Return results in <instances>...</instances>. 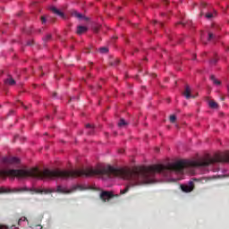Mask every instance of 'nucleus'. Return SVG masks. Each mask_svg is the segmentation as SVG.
I'll use <instances>...</instances> for the list:
<instances>
[{
  "mask_svg": "<svg viewBox=\"0 0 229 229\" xmlns=\"http://www.w3.org/2000/svg\"><path fill=\"white\" fill-rule=\"evenodd\" d=\"M76 191H82L81 185H74L70 190L62 185H58L57 189L55 190V192H59L60 194H71L76 192Z\"/></svg>",
  "mask_w": 229,
  "mask_h": 229,
  "instance_id": "nucleus-1",
  "label": "nucleus"
},
{
  "mask_svg": "<svg viewBox=\"0 0 229 229\" xmlns=\"http://www.w3.org/2000/svg\"><path fill=\"white\" fill-rule=\"evenodd\" d=\"M28 191L29 190L26 187L13 189L0 187V194H17L21 192H26Z\"/></svg>",
  "mask_w": 229,
  "mask_h": 229,
  "instance_id": "nucleus-2",
  "label": "nucleus"
},
{
  "mask_svg": "<svg viewBox=\"0 0 229 229\" xmlns=\"http://www.w3.org/2000/svg\"><path fill=\"white\" fill-rule=\"evenodd\" d=\"M219 162H229V152L223 155L216 154L213 157H211V165Z\"/></svg>",
  "mask_w": 229,
  "mask_h": 229,
  "instance_id": "nucleus-3",
  "label": "nucleus"
},
{
  "mask_svg": "<svg viewBox=\"0 0 229 229\" xmlns=\"http://www.w3.org/2000/svg\"><path fill=\"white\" fill-rule=\"evenodd\" d=\"M113 198H119V195L114 194L112 191H102L100 193V199H102L104 203L110 201Z\"/></svg>",
  "mask_w": 229,
  "mask_h": 229,
  "instance_id": "nucleus-4",
  "label": "nucleus"
},
{
  "mask_svg": "<svg viewBox=\"0 0 229 229\" xmlns=\"http://www.w3.org/2000/svg\"><path fill=\"white\" fill-rule=\"evenodd\" d=\"M2 162L3 164L14 165V164H19L21 160L13 157H4L2 158Z\"/></svg>",
  "mask_w": 229,
  "mask_h": 229,
  "instance_id": "nucleus-5",
  "label": "nucleus"
},
{
  "mask_svg": "<svg viewBox=\"0 0 229 229\" xmlns=\"http://www.w3.org/2000/svg\"><path fill=\"white\" fill-rule=\"evenodd\" d=\"M192 92V89H191V86H189V84H186L184 87V91H183V96L186 99H191V98H192V99L196 98V96L191 95V93Z\"/></svg>",
  "mask_w": 229,
  "mask_h": 229,
  "instance_id": "nucleus-6",
  "label": "nucleus"
},
{
  "mask_svg": "<svg viewBox=\"0 0 229 229\" xmlns=\"http://www.w3.org/2000/svg\"><path fill=\"white\" fill-rule=\"evenodd\" d=\"M181 189L182 192H192L194 191V182H190L188 185H182Z\"/></svg>",
  "mask_w": 229,
  "mask_h": 229,
  "instance_id": "nucleus-7",
  "label": "nucleus"
},
{
  "mask_svg": "<svg viewBox=\"0 0 229 229\" xmlns=\"http://www.w3.org/2000/svg\"><path fill=\"white\" fill-rule=\"evenodd\" d=\"M87 31H89V28L80 25L77 27L76 33L77 35H83V33H87Z\"/></svg>",
  "mask_w": 229,
  "mask_h": 229,
  "instance_id": "nucleus-8",
  "label": "nucleus"
},
{
  "mask_svg": "<svg viewBox=\"0 0 229 229\" xmlns=\"http://www.w3.org/2000/svg\"><path fill=\"white\" fill-rule=\"evenodd\" d=\"M72 16L76 17V19H84V21H89V18L83 16V14H81L78 12H73Z\"/></svg>",
  "mask_w": 229,
  "mask_h": 229,
  "instance_id": "nucleus-9",
  "label": "nucleus"
},
{
  "mask_svg": "<svg viewBox=\"0 0 229 229\" xmlns=\"http://www.w3.org/2000/svg\"><path fill=\"white\" fill-rule=\"evenodd\" d=\"M51 11L55 13V15H59V17H64V14L63 12H61L60 10L56 9V7H52Z\"/></svg>",
  "mask_w": 229,
  "mask_h": 229,
  "instance_id": "nucleus-10",
  "label": "nucleus"
},
{
  "mask_svg": "<svg viewBox=\"0 0 229 229\" xmlns=\"http://www.w3.org/2000/svg\"><path fill=\"white\" fill-rule=\"evenodd\" d=\"M5 85H15V80L13 78L9 77L4 81Z\"/></svg>",
  "mask_w": 229,
  "mask_h": 229,
  "instance_id": "nucleus-11",
  "label": "nucleus"
},
{
  "mask_svg": "<svg viewBox=\"0 0 229 229\" xmlns=\"http://www.w3.org/2000/svg\"><path fill=\"white\" fill-rule=\"evenodd\" d=\"M205 17H206V19H208V20L214 19V17H216V12L215 13H207L205 14Z\"/></svg>",
  "mask_w": 229,
  "mask_h": 229,
  "instance_id": "nucleus-12",
  "label": "nucleus"
},
{
  "mask_svg": "<svg viewBox=\"0 0 229 229\" xmlns=\"http://www.w3.org/2000/svg\"><path fill=\"white\" fill-rule=\"evenodd\" d=\"M210 80L213 81L215 85H221V82L217 79H216V76L211 75Z\"/></svg>",
  "mask_w": 229,
  "mask_h": 229,
  "instance_id": "nucleus-13",
  "label": "nucleus"
},
{
  "mask_svg": "<svg viewBox=\"0 0 229 229\" xmlns=\"http://www.w3.org/2000/svg\"><path fill=\"white\" fill-rule=\"evenodd\" d=\"M210 80L213 81L215 85H221V82L217 79H216V76L211 75Z\"/></svg>",
  "mask_w": 229,
  "mask_h": 229,
  "instance_id": "nucleus-14",
  "label": "nucleus"
},
{
  "mask_svg": "<svg viewBox=\"0 0 229 229\" xmlns=\"http://www.w3.org/2000/svg\"><path fill=\"white\" fill-rule=\"evenodd\" d=\"M128 123L124 120V118L120 119V122L118 123V126L120 128H123V126H126Z\"/></svg>",
  "mask_w": 229,
  "mask_h": 229,
  "instance_id": "nucleus-15",
  "label": "nucleus"
},
{
  "mask_svg": "<svg viewBox=\"0 0 229 229\" xmlns=\"http://www.w3.org/2000/svg\"><path fill=\"white\" fill-rule=\"evenodd\" d=\"M30 191H31L32 192H36V194H43V189H28L27 192H30Z\"/></svg>",
  "mask_w": 229,
  "mask_h": 229,
  "instance_id": "nucleus-16",
  "label": "nucleus"
},
{
  "mask_svg": "<svg viewBox=\"0 0 229 229\" xmlns=\"http://www.w3.org/2000/svg\"><path fill=\"white\" fill-rule=\"evenodd\" d=\"M99 53H101L102 55H106V53H108V47H100L98 49Z\"/></svg>",
  "mask_w": 229,
  "mask_h": 229,
  "instance_id": "nucleus-17",
  "label": "nucleus"
},
{
  "mask_svg": "<svg viewBox=\"0 0 229 229\" xmlns=\"http://www.w3.org/2000/svg\"><path fill=\"white\" fill-rule=\"evenodd\" d=\"M209 106H210V108H218L219 107V106L214 100L209 101Z\"/></svg>",
  "mask_w": 229,
  "mask_h": 229,
  "instance_id": "nucleus-18",
  "label": "nucleus"
},
{
  "mask_svg": "<svg viewBox=\"0 0 229 229\" xmlns=\"http://www.w3.org/2000/svg\"><path fill=\"white\" fill-rule=\"evenodd\" d=\"M120 62L121 61L119 59H114V61L110 62V65H112L113 67H115V65H119Z\"/></svg>",
  "mask_w": 229,
  "mask_h": 229,
  "instance_id": "nucleus-19",
  "label": "nucleus"
},
{
  "mask_svg": "<svg viewBox=\"0 0 229 229\" xmlns=\"http://www.w3.org/2000/svg\"><path fill=\"white\" fill-rule=\"evenodd\" d=\"M55 192V189H43V194H52Z\"/></svg>",
  "mask_w": 229,
  "mask_h": 229,
  "instance_id": "nucleus-20",
  "label": "nucleus"
},
{
  "mask_svg": "<svg viewBox=\"0 0 229 229\" xmlns=\"http://www.w3.org/2000/svg\"><path fill=\"white\" fill-rule=\"evenodd\" d=\"M52 36L51 34H47L45 38H43L44 42H49L51 40Z\"/></svg>",
  "mask_w": 229,
  "mask_h": 229,
  "instance_id": "nucleus-21",
  "label": "nucleus"
},
{
  "mask_svg": "<svg viewBox=\"0 0 229 229\" xmlns=\"http://www.w3.org/2000/svg\"><path fill=\"white\" fill-rule=\"evenodd\" d=\"M24 221H28V218L26 216H21L19 221L18 224L21 225V223L24 222Z\"/></svg>",
  "mask_w": 229,
  "mask_h": 229,
  "instance_id": "nucleus-22",
  "label": "nucleus"
},
{
  "mask_svg": "<svg viewBox=\"0 0 229 229\" xmlns=\"http://www.w3.org/2000/svg\"><path fill=\"white\" fill-rule=\"evenodd\" d=\"M170 122L176 123V115L174 114L170 115Z\"/></svg>",
  "mask_w": 229,
  "mask_h": 229,
  "instance_id": "nucleus-23",
  "label": "nucleus"
},
{
  "mask_svg": "<svg viewBox=\"0 0 229 229\" xmlns=\"http://www.w3.org/2000/svg\"><path fill=\"white\" fill-rule=\"evenodd\" d=\"M210 64H211V65H216V64H217V58L215 57V58L211 59Z\"/></svg>",
  "mask_w": 229,
  "mask_h": 229,
  "instance_id": "nucleus-24",
  "label": "nucleus"
},
{
  "mask_svg": "<svg viewBox=\"0 0 229 229\" xmlns=\"http://www.w3.org/2000/svg\"><path fill=\"white\" fill-rule=\"evenodd\" d=\"M214 38H215L214 34L212 32H209L208 40H213Z\"/></svg>",
  "mask_w": 229,
  "mask_h": 229,
  "instance_id": "nucleus-25",
  "label": "nucleus"
},
{
  "mask_svg": "<svg viewBox=\"0 0 229 229\" xmlns=\"http://www.w3.org/2000/svg\"><path fill=\"white\" fill-rule=\"evenodd\" d=\"M94 33H98L99 32V27H95L93 28Z\"/></svg>",
  "mask_w": 229,
  "mask_h": 229,
  "instance_id": "nucleus-26",
  "label": "nucleus"
},
{
  "mask_svg": "<svg viewBox=\"0 0 229 229\" xmlns=\"http://www.w3.org/2000/svg\"><path fill=\"white\" fill-rule=\"evenodd\" d=\"M90 49H92V46H90L89 47L86 48V52L85 53H90Z\"/></svg>",
  "mask_w": 229,
  "mask_h": 229,
  "instance_id": "nucleus-27",
  "label": "nucleus"
},
{
  "mask_svg": "<svg viewBox=\"0 0 229 229\" xmlns=\"http://www.w3.org/2000/svg\"><path fill=\"white\" fill-rule=\"evenodd\" d=\"M41 21H42L43 24L46 23V17L42 16L41 17Z\"/></svg>",
  "mask_w": 229,
  "mask_h": 229,
  "instance_id": "nucleus-28",
  "label": "nucleus"
},
{
  "mask_svg": "<svg viewBox=\"0 0 229 229\" xmlns=\"http://www.w3.org/2000/svg\"><path fill=\"white\" fill-rule=\"evenodd\" d=\"M86 128H94V126H92L90 123H88L87 125H86Z\"/></svg>",
  "mask_w": 229,
  "mask_h": 229,
  "instance_id": "nucleus-29",
  "label": "nucleus"
},
{
  "mask_svg": "<svg viewBox=\"0 0 229 229\" xmlns=\"http://www.w3.org/2000/svg\"><path fill=\"white\" fill-rule=\"evenodd\" d=\"M27 46H33V41H29V42L27 43Z\"/></svg>",
  "mask_w": 229,
  "mask_h": 229,
  "instance_id": "nucleus-30",
  "label": "nucleus"
},
{
  "mask_svg": "<svg viewBox=\"0 0 229 229\" xmlns=\"http://www.w3.org/2000/svg\"><path fill=\"white\" fill-rule=\"evenodd\" d=\"M0 229H8V227H4V226L0 225Z\"/></svg>",
  "mask_w": 229,
  "mask_h": 229,
  "instance_id": "nucleus-31",
  "label": "nucleus"
},
{
  "mask_svg": "<svg viewBox=\"0 0 229 229\" xmlns=\"http://www.w3.org/2000/svg\"><path fill=\"white\" fill-rule=\"evenodd\" d=\"M164 3H165V4H169V2H168L167 0H165Z\"/></svg>",
  "mask_w": 229,
  "mask_h": 229,
  "instance_id": "nucleus-32",
  "label": "nucleus"
},
{
  "mask_svg": "<svg viewBox=\"0 0 229 229\" xmlns=\"http://www.w3.org/2000/svg\"><path fill=\"white\" fill-rule=\"evenodd\" d=\"M156 151L158 153V151H160V148H156Z\"/></svg>",
  "mask_w": 229,
  "mask_h": 229,
  "instance_id": "nucleus-33",
  "label": "nucleus"
},
{
  "mask_svg": "<svg viewBox=\"0 0 229 229\" xmlns=\"http://www.w3.org/2000/svg\"><path fill=\"white\" fill-rule=\"evenodd\" d=\"M159 25L162 27V26H164V23H162V22H159Z\"/></svg>",
  "mask_w": 229,
  "mask_h": 229,
  "instance_id": "nucleus-34",
  "label": "nucleus"
},
{
  "mask_svg": "<svg viewBox=\"0 0 229 229\" xmlns=\"http://www.w3.org/2000/svg\"><path fill=\"white\" fill-rule=\"evenodd\" d=\"M53 97H54V98H56V93H54V94H53Z\"/></svg>",
  "mask_w": 229,
  "mask_h": 229,
  "instance_id": "nucleus-35",
  "label": "nucleus"
},
{
  "mask_svg": "<svg viewBox=\"0 0 229 229\" xmlns=\"http://www.w3.org/2000/svg\"><path fill=\"white\" fill-rule=\"evenodd\" d=\"M180 24H182L183 26H185V22H181Z\"/></svg>",
  "mask_w": 229,
  "mask_h": 229,
  "instance_id": "nucleus-36",
  "label": "nucleus"
},
{
  "mask_svg": "<svg viewBox=\"0 0 229 229\" xmlns=\"http://www.w3.org/2000/svg\"><path fill=\"white\" fill-rule=\"evenodd\" d=\"M72 99H76V98H70V100H71V101H72Z\"/></svg>",
  "mask_w": 229,
  "mask_h": 229,
  "instance_id": "nucleus-37",
  "label": "nucleus"
},
{
  "mask_svg": "<svg viewBox=\"0 0 229 229\" xmlns=\"http://www.w3.org/2000/svg\"><path fill=\"white\" fill-rule=\"evenodd\" d=\"M1 11H2V12H4V8H2Z\"/></svg>",
  "mask_w": 229,
  "mask_h": 229,
  "instance_id": "nucleus-38",
  "label": "nucleus"
},
{
  "mask_svg": "<svg viewBox=\"0 0 229 229\" xmlns=\"http://www.w3.org/2000/svg\"><path fill=\"white\" fill-rule=\"evenodd\" d=\"M193 60H196V55L193 56Z\"/></svg>",
  "mask_w": 229,
  "mask_h": 229,
  "instance_id": "nucleus-39",
  "label": "nucleus"
},
{
  "mask_svg": "<svg viewBox=\"0 0 229 229\" xmlns=\"http://www.w3.org/2000/svg\"><path fill=\"white\" fill-rule=\"evenodd\" d=\"M221 100H222V101H225V98H222Z\"/></svg>",
  "mask_w": 229,
  "mask_h": 229,
  "instance_id": "nucleus-40",
  "label": "nucleus"
},
{
  "mask_svg": "<svg viewBox=\"0 0 229 229\" xmlns=\"http://www.w3.org/2000/svg\"><path fill=\"white\" fill-rule=\"evenodd\" d=\"M203 15V12L202 13H200V17Z\"/></svg>",
  "mask_w": 229,
  "mask_h": 229,
  "instance_id": "nucleus-41",
  "label": "nucleus"
},
{
  "mask_svg": "<svg viewBox=\"0 0 229 229\" xmlns=\"http://www.w3.org/2000/svg\"><path fill=\"white\" fill-rule=\"evenodd\" d=\"M157 22H158V21H154V24H157Z\"/></svg>",
  "mask_w": 229,
  "mask_h": 229,
  "instance_id": "nucleus-42",
  "label": "nucleus"
},
{
  "mask_svg": "<svg viewBox=\"0 0 229 229\" xmlns=\"http://www.w3.org/2000/svg\"><path fill=\"white\" fill-rule=\"evenodd\" d=\"M226 51H229V47L226 48Z\"/></svg>",
  "mask_w": 229,
  "mask_h": 229,
  "instance_id": "nucleus-43",
  "label": "nucleus"
},
{
  "mask_svg": "<svg viewBox=\"0 0 229 229\" xmlns=\"http://www.w3.org/2000/svg\"><path fill=\"white\" fill-rule=\"evenodd\" d=\"M203 42V44H207V42H205V41H202Z\"/></svg>",
  "mask_w": 229,
  "mask_h": 229,
  "instance_id": "nucleus-44",
  "label": "nucleus"
},
{
  "mask_svg": "<svg viewBox=\"0 0 229 229\" xmlns=\"http://www.w3.org/2000/svg\"><path fill=\"white\" fill-rule=\"evenodd\" d=\"M93 63H89L90 65H92Z\"/></svg>",
  "mask_w": 229,
  "mask_h": 229,
  "instance_id": "nucleus-45",
  "label": "nucleus"
},
{
  "mask_svg": "<svg viewBox=\"0 0 229 229\" xmlns=\"http://www.w3.org/2000/svg\"><path fill=\"white\" fill-rule=\"evenodd\" d=\"M203 6H206V4H203Z\"/></svg>",
  "mask_w": 229,
  "mask_h": 229,
  "instance_id": "nucleus-46",
  "label": "nucleus"
},
{
  "mask_svg": "<svg viewBox=\"0 0 229 229\" xmlns=\"http://www.w3.org/2000/svg\"><path fill=\"white\" fill-rule=\"evenodd\" d=\"M120 153H123V150H121Z\"/></svg>",
  "mask_w": 229,
  "mask_h": 229,
  "instance_id": "nucleus-47",
  "label": "nucleus"
},
{
  "mask_svg": "<svg viewBox=\"0 0 229 229\" xmlns=\"http://www.w3.org/2000/svg\"><path fill=\"white\" fill-rule=\"evenodd\" d=\"M138 1H140V0H138Z\"/></svg>",
  "mask_w": 229,
  "mask_h": 229,
  "instance_id": "nucleus-48",
  "label": "nucleus"
}]
</instances>
